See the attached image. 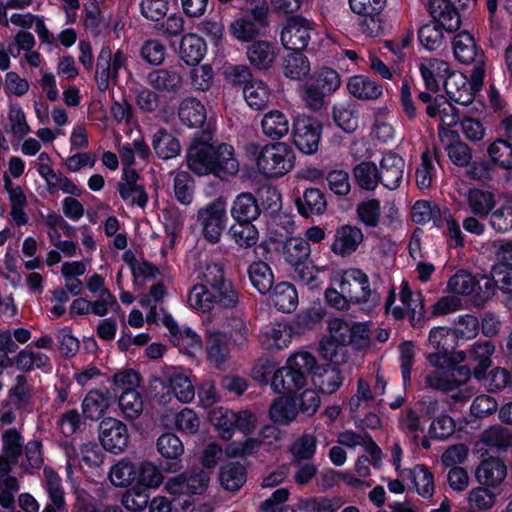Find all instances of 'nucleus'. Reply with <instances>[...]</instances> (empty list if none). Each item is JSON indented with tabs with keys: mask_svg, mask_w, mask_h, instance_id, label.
Returning a JSON list of instances; mask_svg holds the SVG:
<instances>
[{
	"mask_svg": "<svg viewBox=\"0 0 512 512\" xmlns=\"http://www.w3.org/2000/svg\"><path fill=\"white\" fill-rule=\"evenodd\" d=\"M185 160L188 169L194 174H212L222 180L237 175L240 169L235 150L227 143L213 145L194 139L187 150Z\"/></svg>",
	"mask_w": 512,
	"mask_h": 512,
	"instance_id": "obj_1",
	"label": "nucleus"
},
{
	"mask_svg": "<svg viewBox=\"0 0 512 512\" xmlns=\"http://www.w3.org/2000/svg\"><path fill=\"white\" fill-rule=\"evenodd\" d=\"M317 366L315 357L305 351L289 356L285 366L274 370L271 388L274 392L295 396L307 386V375Z\"/></svg>",
	"mask_w": 512,
	"mask_h": 512,
	"instance_id": "obj_2",
	"label": "nucleus"
},
{
	"mask_svg": "<svg viewBox=\"0 0 512 512\" xmlns=\"http://www.w3.org/2000/svg\"><path fill=\"white\" fill-rule=\"evenodd\" d=\"M246 151L253 157L257 171L266 178H280L295 166V153L285 142L267 143L263 146L248 144Z\"/></svg>",
	"mask_w": 512,
	"mask_h": 512,
	"instance_id": "obj_3",
	"label": "nucleus"
},
{
	"mask_svg": "<svg viewBox=\"0 0 512 512\" xmlns=\"http://www.w3.org/2000/svg\"><path fill=\"white\" fill-rule=\"evenodd\" d=\"M436 352L427 355V361L433 371L425 375V384L435 390L452 392L463 386L470 379L471 371L465 366L450 365L448 352L442 349H435Z\"/></svg>",
	"mask_w": 512,
	"mask_h": 512,
	"instance_id": "obj_4",
	"label": "nucleus"
},
{
	"mask_svg": "<svg viewBox=\"0 0 512 512\" xmlns=\"http://www.w3.org/2000/svg\"><path fill=\"white\" fill-rule=\"evenodd\" d=\"M341 83V77L335 69L321 67L300 86L299 95L305 106L316 112L324 106L325 98L341 87Z\"/></svg>",
	"mask_w": 512,
	"mask_h": 512,
	"instance_id": "obj_5",
	"label": "nucleus"
},
{
	"mask_svg": "<svg viewBox=\"0 0 512 512\" xmlns=\"http://www.w3.org/2000/svg\"><path fill=\"white\" fill-rule=\"evenodd\" d=\"M484 75L480 69L472 70L470 79L461 72H450L443 83L450 100L463 106L471 104L476 92L482 88Z\"/></svg>",
	"mask_w": 512,
	"mask_h": 512,
	"instance_id": "obj_6",
	"label": "nucleus"
},
{
	"mask_svg": "<svg viewBox=\"0 0 512 512\" xmlns=\"http://www.w3.org/2000/svg\"><path fill=\"white\" fill-rule=\"evenodd\" d=\"M226 201L217 198L204 205L197 212V223L201 233L209 243H217L226 227L227 210Z\"/></svg>",
	"mask_w": 512,
	"mask_h": 512,
	"instance_id": "obj_7",
	"label": "nucleus"
},
{
	"mask_svg": "<svg viewBox=\"0 0 512 512\" xmlns=\"http://www.w3.org/2000/svg\"><path fill=\"white\" fill-rule=\"evenodd\" d=\"M127 54L119 49L114 54L109 46H103L96 62L95 81L98 90L104 92L109 88L111 79L117 81L119 72L126 70Z\"/></svg>",
	"mask_w": 512,
	"mask_h": 512,
	"instance_id": "obj_8",
	"label": "nucleus"
},
{
	"mask_svg": "<svg viewBox=\"0 0 512 512\" xmlns=\"http://www.w3.org/2000/svg\"><path fill=\"white\" fill-rule=\"evenodd\" d=\"M340 289L354 304H376L378 296L370 288L369 277L361 269L349 268L343 271Z\"/></svg>",
	"mask_w": 512,
	"mask_h": 512,
	"instance_id": "obj_9",
	"label": "nucleus"
},
{
	"mask_svg": "<svg viewBox=\"0 0 512 512\" xmlns=\"http://www.w3.org/2000/svg\"><path fill=\"white\" fill-rule=\"evenodd\" d=\"M321 133L322 124L314 117L298 115L293 122V143L304 154L311 155L317 152Z\"/></svg>",
	"mask_w": 512,
	"mask_h": 512,
	"instance_id": "obj_10",
	"label": "nucleus"
},
{
	"mask_svg": "<svg viewBox=\"0 0 512 512\" xmlns=\"http://www.w3.org/2000/svg\"><path fill=\"white\" fill-rule=\"evenodd\" d=\"M313 30L312 21L301 16H293L283 26L280 39L285 48L301 51L308 46Z\"/></svg>",
	"mask_w": 512,
	"mask_h": 512,
	"instance_id": "obj_11",
	"label": "nucleus"
},
{
	"mask_svg": "<svg viewBox=\"0 0 512 512\" xmlns=\"http://www.w3.org/2000/svg\"><path fill=\"white\" fill-rule=\"evenodd\" d=\"M426 113L429 117L439 120V137L443 143L446 140H455L457 136L456 133L448 128L458 123V111L444 96H436L433 103L427 105Z\"/></svg>",
	"mask_w": 512,
	"mask_h": 512,
	"instance_id": "obj_12",
	"label": "nucleus"
},
{
	"mask_svg": "<svg viewBox=\"0 0 512 512\" xmlns=\"http://www.w3.org/2000/svg\"><path fill=\"white\" fill-rule=\"evenodd\" d=\"M99 439L102 446L109 452L119 454L129 443V433L126 425L115 418H105L99 427Z\"/></svg>",
	"mask_w": 512,
	"mask_h": 512,
	"instance_id": "obj_13",
	"label": "nucleus"
},
{
	"mask_svg": "<svg viewBox=\"0 0 512 512\" xmlns=\"http://www.w3.org/2000/svg\"><path fill=\"white\" fill-rule=\"evenodd\" d=\"M453 53L457 61L463 64H474L473 70L480 69L485 73V56L477 46L469 32H461L453 39Z\"/></svg>",
	"mask_w": 512,
	"mask_h": 512,
	"instance_id": "obj_14",
	"label": "nucleus"
},
{
	"mask_svg": "<svg viewBox=\"0 0 512 512\" xmlns=\"http://www.w3.org/2000/svg\"><path fill=\"white\" fill-rule=\"evenodd\" d=\"M163 324L168 329L171 342L183 353L195 355L201 350L202 342L199 335L188 326H181L170 315L163 318Z\"/></svg>",
	"mask_w": 512,
	"mask_h": 512,
	"instance_id": "obj_15",
	"label": "nucleus"
},
{
	"mask_svg": "<svg viewBox=\"0 0 512 512\" xmlns=\"http://www.w3.org/2000/svg\"><path fill=\"white\" fill-rule=\"evenodd\" d=\"M364 241L361 228L351 224H344L336 228L331 250L334 254L347 257L357 251Z\"/></svg>",
	"mask_w": 512,
	"mask_h": 512,
	"instance_id": "obj_16",
	"label": "nucleus"
},
{
	"mask_svg": "<svg viewBox=\"0 0 512 512\" xmlns=\"http://www.w3.org/2000/svg\"><path fill=\"white\" fill-rule=\"evenodd\" d=\"M138 173L132 168H124L123 176L117 184L121 199L130 206L144 208L148 202V195L144 186L137 182Z\"/></svg>",
	"mask_w": 512,
	"mask_h": 512,
	"instance_id": "obj_17",
	"label": "nucleus"
},
{
	"mask_svg": "<svg viewBox=\"0 0 512 512\" xmlns=\"http://www.w3.org/2000/svg\"><path fill=\"white\" fill-rule=\"evenodd\" d=\"M396 299V294L394 291H391L386 299L385 308L387 313H391L392 316L396 320L403 319L406 314V310H411L413 312V315L411 317L412 325L414 324L415 316L418 315L419 317L422 315L423 312V304L420 301L419 296H417V299L413 298L412 291L409 287V284L407 281H402L401 288H400V300L403 305V307L400 306H393Z\"/></svg>",
	"mask_w": 512,
	"mask_h": 512,
	"instance_id": "obj_18",
	"label": "nucleus"
},
{
	"mask_svg": "<svg viewBox=\"0 0 512 512\" xmlns=\"http://www.w3.org/2000/svg\"><path fill=\"white\" fill-rule=\"evenodd\" d=\"M4 190L8 195L9 217L16 226H24L28 223L27 214L28 199L24 189L12 182V180L4 175Z\"/></svg>",
	"mask_w": 512,
	"mask_h": 512,
	"instance_id": "obj_19",
	"label": "nucleus"
},
{
	"mask_svg": "<svg viewBox=\"0 0 512 512\" xmlns=\"http://www.w3.org/2000/svg\"><path fill=\"white\" fill-rule=\"evenodd\" d=\"M380 183L389 190L397 189L404 178L405 160L394 152L385 153L380 162Z\"/></svg>",
	"mask_w": 512,
	"mask_h": 512,
	"instance_id": "obj_20",
	"label": "nucleus"
},
{
	"mask_svg": "<svg viewBox=\"0 0 512 512\" xmlns=\"http://www.w3.org/2000/svg\"><path fill=\"white\" fill-rule=\"evenodd\" d=\"M157 451L160 455L172 462L167 463L165 470L167 472H178L182 469L181 456L184 453V444L182 440L174 433H163L157 439Z\"/></svg>",
	"mask_w": 512,
	"mask_h": 512,
	"instance_id": "obj_21",
	"label": "nucleus"
},
{
	"mask_svg": "<svg viewBox=\"0 0 512 512\" xmlns=\"http://www.w3.org/2000/svg\"><path fill=\"white\" fill-rule=\"evenodd\" d=\"M458 5L448 0H432L430 3V13L444 31L454 32L461 24L460 16L457 11Z\"/></svg>",
	"mask_w": 512,
	"mask_h": 512,
	"instance_id": "obj_22",
	"label": "nucleus"
},
{
	"mask_svg": "<svg viewBox=\"0 0 512 512\" xmlns=\"http://www.w3.org/2000/svg\"><path fill=\"white\" fill-rule=\"evenodd\" d=\"M419 70L426 87L431 91H437L440 83L443 82L450 73L449 64L438 58H422L419 64Z\"/></svg>",
	"mask_w": 512,
	"mask_h": 512,
	"instance_id": "obj_23",
	"label": "nucleus"
},
{
	"mask_svg": "<svg viewBox=\"0 0 512 512\" xmlns=\"http://www.w3.org/2000/svg\"><path fill=\"white\" fill-rule=\"evenodd\" d=\"M24 448V438L16 428H8L1 433L0 463L15 465Z\"/></svg>",
	"mask_w": 512,
	"mask_h": 512,
	"instance_id": "obj_24",
	"label": "nucleus"
},
{
	"mask_svg": "<svg viewBox=\"0 0 512 512\" xmlns=\"http://www.w3.org/2000/svg\"><path fill=\"white\" fill-rule=\"evenodd\" d=\"M468 211L479 218L487 217L496 205L495 195L479 188H470L464 195Z\"/></svg>",
	"mask_w": 512,
	"mask_h": 512,
	"instance_id": "obj_25",
	"label": "nucleus"
},
{
	"mask_svg": "<svg viewBox=\"0 0 512 512\" xmlns=\"http://www.w3.org/2000/svg\"><path fill=\"white\" fill-rule=\"evenodd\" d=\"M162 386L179 402L189 403L195 397L194 386L185 373L174 371L168 374L162 381Z\"/></svg>",
	"mask_w": 512,
	"mask_h": 512,
	"instance_id": "obj_26",
	"label": "nucleus"
},
{
	"mask_svg": "<svg viewBox=\"0 0 512 512\" xmlns=\"http://www.w3.org/2000/svg\"><path fill=\"white\" fill-rule=\"evenodd\" d=\"M206 351L209 362L215 367L220 368L229 354L226 333H222L216 328L207 329Z\"/></svg>",
	"mask_w": 512,
	"mask_h": 512,
	"instance_id": "obj_27",
	"label": "nucleus"
},
{
	"mask_svg": "<svg viewBox=\"0 0 512 512\" xmlns=\"http://www.w3.org/2000/svg\"><path fill=\"white\" fill-rule=\"evenodd\" d=\"M475 476L479 483L496 487L506 478L507 467L499 458L491 457L480 463Z\"/></svg>",
	"mask_w": 512,
	"mask_h": 512,
	"instance_id": "obj_28",
	"label": "nucleus"
},
{
	"mask_svg": "<svg viewBox=\"0 0 512 512\" xmlns=\"http://www.w3.org/2000/svg\"><path fill=\"white\" fill-rule=\"evenodd\" d=\"M231 216L237 223H251L260 215L257 199L248 192L236 196L231 206Z\"/></svg>",
	"mask_w": 512,
	"mask_h": 512,
	"instance_id": "obj_29",
	"label": "nucleus"
},
{
	"mask_svg": "<svg viewBox=\"0 0 512 512\" xmlns=\"http://www.w3.org/2000/svg\"><path fill=\"white\" fill-rule=\"evenodd\" d=\"M338 442L341 445L354 448L362 446L364 450L372 457L373 467L378 468L382 461V452L374 440L366 433H355L345 431L338 436Z\"/></svg>",
	"mask_w": 512,
	"mask_h": 512,
	"instance_id": "obj_30",
	"label": "nucleus"
},
{
	"mask_svg": "<svg viewBox=\"0 0 512 512\" xmlns=\"http://www.w3.org/2000/svg\"><path fill=\"white\" fill-rule=\"evenodd\" d=\"M293 330L288 323H275L260 335L262 344L268 350L287 348L292 339Z\"/></svg>",
	"mask_w": 512,
	"mask_h": 512,
	"instance_id": "obj_31",
	"label": "nucleus"
},
{
	"mask_svg": "<svg viewBox=\"0 0 512 512\" xmlns=\"http://www.w3.org/2000/svg\"><path fill=\"white\" fill-rule=\"evenodd\" d=\"M347 90L360 100H376L383 94L382 85L364 75L350 77L347 81Z\"/></svg>",
	"mask_w": 512,
	"mask_h": 512,
	"instance_id": "obj_32",
	"label": "nucleus"
},
{
	"mask_svg": "<svg viewBox=\"0 0 512 512\" xmlns=\"http://www.w3.org/2000/svg\"><path fill=\"white\" fill-rule=\"evenodd\" d=\"M261 129L266 137L272 140H280L289 133L290 122L285 113L274 109L263 115Z\"/></svg>",
	"mask_w": 512,
	"mask_h": 512,
	"instance_id": "obj_33",
	"label": "nucleus"
},
{
	"mask_svg": "<svg viewBox=\"0 0 512 512\" xmlns=\"http://www.w3.org/2000/svg\"><path fill=\"white\" fill-rule=\"evenodd\" d=\"M5 132L18 140L24 139L31 133L26 113L17 102H9L7 111V124Z\"/></svg>",
	"mask_w": 512,
	"mask_h": 512,
	"instance_id": "obj_34",
	"label": "nucleus"
},
{
	"mask_svg": "<svg viewBox=\"0 0 512 512\" xmlns=\"http://www.w3.org/2000/svg\"><path fill=\"white\" fill-rule=\"evenodd\" d=\"M207 51L205 41L195 33L185 34L180 42V58L188 65L198 64Z\"/></svg>",
	"mask_w": 512,
	"mask_h": 512,
	"instance_id": "obj_35",
	"label": "nucleus"
},
{
	"mask_svg": "<svg viewBox=\"0 0 512 512\" xmlns=\"http://www.w3.org/2000/svg\"><path fill=\"white\" fill-rule=\"evenodd\" d=\"M147 82L161 92H176L182 86L181 73L175 69H156L147 76Z\"/></svg>",
	"mask_w": 512,
	"mask_h": 512,
	"instance_id": "obj_36",
	"label": "nucleus"
},
{
	"mask_svg": "<svg viewBox=\"0 0 512 512\" xmlns=\"http://www.w3.org/2000/svg\"><path fill=\"white\" fill-rule=\"evenodd\" d=\"M271 96V90L267 84L259 79L250 80L243 87V97L247 105L256 111L267 107Z\"/></svg>",
	"mask_w": 512,
	"mask_h": 512,
	"instance_id": "obj_37",
	"label": "nucleus"
},
{
	"mask_svg": "<svg viewBox=\"0 0 512 512\" xmlns=\"http://www.w3.org/2000/svg\"><path fill=\"white\" fill-rule=\"evenodd\" d=\"M178 115L181 122L191 128L201 127L206 121L204 105L193 97L182 100L179 105Z\"/></svg>",
	"mask_w": 512,
	"mask_h": 512,
	"instance_id": "obj_38",
	"label": "nucleus"
},
{
	"mask_svg": "<svg viewBox=\"0 0 512 512\" xmlns=\"http://www.w3.org/2000/svg\"><path fill=\"white\" fill-rule=\"evenodd\" d=\"M208 288L214 308L233 309L238 305L239 294L229 279L209 285Z\"/></svg>",
	"mask_w": 512,
	"mask_h": 512,
	"instance_id": "obj_39",
	"label": "nucleus"
},
{
	"mask_svg": "<svg viewBox=\"0 0 512 512\" xmlns=\"http://www.w3.org/2000/svg\"><path fill=\"white\" fill-rule=\"evenodd\" d=\"M111 404L108 392L91 390L82 401V412L90 420L100 419Z\"/></svg>",
	"mask_w": 512,
	"mask_h": 512,
	"instance_id": "obj_40",
	"label": "nucleus"
},
{
	"mask_svg": "<svg viewBox=\"0 0 512 512\" xmlns=\"http://www.w3.org/2000/svg\"><path fill=\"white\" fill-rule=\"evenodd\" d=\"M298 412L295 400L290 396H282L271 404L269 416L278 425H288L296 419Z\"/></svg>",
	"mask_w": 512,
	"mask_h": 512,
	"instance_id": "obj_41",
	"label": "nucleus"
},
{
	"mask_svg": "<svg viewBox=\"0 0 512 512\" xmlns=\"http://www.w3.org/2000/svg\"><path fill=\"white\" fill-rule=\"evenodd\" d=\"M152 146L156 155L163 160L175 158L181 152V145L178 139L164 129L154 133Z\"/></svg>",
	"mask_w": 512,
	"mask_h": 512,
	"instance_id": "obj_42",
	"label": "nucleus"
},
{
	"mask_svg": "<svg viewBox=\"0 0 512 512\" xmlns=\"http://www.w3.org/2000/svg\"><path fill=\"white\" fill-rule=\"evenodd\" d=\"M495 351V346L489 342H476L469 351V356L477 364L473 368L475 378L481 380L485 377L486 371L491 367V356Z\"/></svg>",
	"mask_w": 512,
	"mask_h": 512,
	"instance_id": "obj_43",
	"label": "nucleus"
},
{
	"mask_svg": "<svg viewBox=\"0 0 512 512\" xmlns=\"http://www.w3.org/2000/svg\"><path fill=\"white\" fill-rule=\"evenodd\" d=\"M298 212L308 217L310 215H320L326 210V200L323 193L319 189H307L302 197L296 199Z\"/></svg>",
	"mask_w": 512,
	"mask_h": 512,
	"instance_id": "obj_44",
	"label": "nucleus"
},
{
	"mask_svg": "<svg viewBox=\"0 0 512 512\" xmlns=\"http://www.w3.org/2000/svg\"><path fill=\"white\" fill-rule=\"evenodd\" d=\"M209 419L218 435L223 440H229L232 438L235 431V425L237 424L235 411L219 407L210 412Z\"/></svg>",
	"mask_w": 512,
	"mask_h": 512,
	"instance_id": "obj_45",
	"label": "nucleus"
},
{
	"mask_svg": "<svg viewBox=\"0 0 512 512\" xmlns=\"http://www.w3.org/2000/svg\"><path fill=\"white\" fill-rule=\"evenodd\" d=\"M356 218L365 228L379 227L382 218L381 202L375 198L361 201L356 206Z\"/></svg>",
	"mask_w": 512,
	"mask_h": 512,
	"instance_id": "obj_46",
	"label": "nucleus"
},
{
	"mask_svg": "<svg viewBox=\"0 0 512 512\" xmlns=\"http://www.w3.org/2000/svg\"><path fill=\"white\" fill-rule=\"evenodd\" d=\"M271 301L279 311L290 313L298 305V294L292 284L281 282L273 288Z\"/></svg>",
	"mask_w": 512,
	"mask_h": 512,
	"instance_id": "obj_47",
	"label": "nucleus"
},
{
	"mask_svg": "<svg viewBox=\"0 0 512 512\" xmlns=\"http://www.w3.org/2000/svg\"><path fill=\"white\" fill-rule=\"evenodd\" d=\"M332 114L335 124L344 132L352 133L358 128V111L353 103L335 104L332 108Z\"/></svg>",
	"mask_w": 512,
	"mask_h": 512,
	"instance_id": "obj_48",
	"label": "nucleus"
},
{
	"mask_svg": "<svg viewBox=\"0 0 512 512\" xmlns=\"http://www.w3.org/2000/svg\"><path fill=\"white\" fill-rule=\"evenodd\" d=\"M342 375L339 369L335 367L320 368L312 374V382L315 387L323 393L332 394L342 385Z\"/></svg>",
	"mask_w": 512,
	"mask_h": 512,
	"instance_id": "obj_49",
	"label": "nucleus"
},
{
	"mask_svg": "<svg viewBox=\"0 0 512 512\" xmlns=\"http://www.w3.org/2000/svg\"><path fill=\"white\" fill-rule=\"evenodd\" d=\"M15 365L18 370L30 372L34 369L50 371L52 369L50 358L41 352L30 349L21 350L15 357Z\"/></svg>",
	"mask_w": 512,
	"mask_h": 512,
	"instance_id": "obj_50",
	"label": "nucleus"
},
{
	"mask_svg": "<svg viewBox=\"0 0 512 512\" xmlns=\"http://www.w3.org/2000/svg\"><path fill=\"white\" fill-rule=\"evenodd\" d=\"M120 159L125 168L137 164V158L142 162H147L150 156V149L142 137L136 138L132 143L124 144L120 150Z\"/></svg>",
	"mask_w": 512,
	"mask_h": 512,
	"instance_id": "obj_51",
	"label": "nucleus"
},
{
	"mask_svg": "<svg viewBox=\"0 0 512 512\" xmlns=\"http://www.w3.org/2000/svg\"><path fill=\"white\" fill-rule=\"evenodd\" d=\"M283 74L291 80H302L311 71L308 58L299 52L289 53L283 61Z\"/></svg>",
	"mask_w": 512,
	"mask_h": 512,
	"instance_id": "obj_52",
	"label": "nucleus"
},
{
	"mask_svg": "<svg viewBox=\"0 0 512 512\" xmlns=\"http://www.w3.org/2000/svg\"><path fill=\"white\" fill-rule=\"evenodd\" d=\"M247 57L258 69H268L276 58L275 47L265 41L254 42L247 51Z\"/></svg>",
	"mask_w": 512,
	"mask_h": 512,
	"instance_id": "obj_53",
	"label": "nucleus"
},
{
	"mask_svg": "<svg viewBox=\"0 0 512 512\" xmlns=\"http://www.w3.org/2000/svg\"><path fill=\"white\" fill-rule=\"evenodd\" d=\"M310 252L309 243L301 237H290L286 239L282 248L283 257L290 266L302 261H307Z\"/></svg>",
	"mask_w": 512,
	"mask_h": 512,
	"instance_id": "obj_54",
	"label": "nucleus"
},
{
	"mask_svg": "<svg viewBox=\"0 0 512 512\" xmlns=\"http://www.w3.org/2000/svg\"><path fill=\"white\" fill-rule=\"evenodd\" d=\"M221 485L229 491H237L246 481L245 467L239 462H229L221 467Z\"/></svg>",
	"mask_w": 512,
	"mask_h": 512,
	"instance_id": "obj_55",
	"label": "nucleus"
},
{
	"mask_svg": "<svg viewBox=\"0 0 512 512\" xmlns=\"http://www.w3.org/2000/svg\"><path fill=\"white\" fill-rule=\"evenodd\" d=\"M43 476L44 488L50 502H52L58 510H63L65 508V492L60 476L49 467L44 468Z\"/></svg>",
	"mask_w": 512,
	"mask_h": 512,
	"instance_id": "obj_56",
	"label": "nucleus"
},
{
	"mask_svg": "<svg viewBox=\"0 0 512 512\" xmlns=\"http://www.w3.org/2000/svg\"><path fill=\"white\" fill-rule=\"evenodd\" d=\"M137 465L128 459H121L109 471V479L116 487H128L136 481Z\"/></svg>",
	"mask_w": 512,
	"mask_h": 512,
	"instance_id": "obj_57",
	"label": "nucleus"
},
{
	"mask_svg": "<svg viewBox=\"0 0 512 512\" xmlns=\"http://www.w3.org/2000/svg\"><path fill=\"white\" fill-rule=\"evenodd\" d=\"M136 481L137 487L146 490L157 488L163 481L159 468L150 461H142L137 465Z\"/></svg>",
	"mask_w": 512,
	"mask_h": 512,
	"instance_id": "obj_58",
	"label": "nucleus"
},
{
	"mask_svg": "<svg viewBox=\"0 0 512 512\" xmlns=\"http://www.w3.org/2000/svg\"><path fill=\"white\" fill-rule=\"evenodd\" d=\"M353 174L359 187L364 190L373 191L380 183L379 169L373 162L359 163L354 167Z\"/></svg>",
	"mask_w": 512,
	"mask_h": 512,
	"instance_id": "obj_59",
	"label": "nucleus"
},
{
	"mask_svg": "<svg viewBox=\"0 0 512 512\" xmlns=\"http://www.w3.org/2000/svg\"><path fill=\"white\" fill-rule=\"evenodd\" d=\"M344 504V501L339 496L334 497H311L308 499L301 500L298 508L304 512H336Z\"/></svg>",
	"mask_w": 512,
	"mask_h": 512,
	"instance_id": "obj_60",
	"label": "nucleus"
},
{
	"mask_svg": "<svg viewBox=\"0 0 512 512\" xmlns=\"http://www.w3.org/2000/svg\"><path fill=\"white\" fill-rule=\"evenodd\" d=\"M486 446L499 450L512 447V430L501 425H494L486 429L480 438Z\"/></svg>",
	"mask_w": 512,
	"mask_h": 512,
	"instance_id": "obj_61",
	"label": "nucleus"
},
{
	"mask_svg": "<svg viewBox=\"0 0 512 512\" xmlns=\"http://www.w3.org/2000/svg\"><path fill=\"white\" fill-rule=\"evenodd\" d=\"M248 273L252 285L259 293L265 294L270 291L274 276L268 264L262 261L254 262L249 266Z\"/></svg>",
	"mask_w": 512,
	"mask_h": 512,
	"instance_id": "obj_62",
	"label": "nucleus"
},
{
	"mask_svg": "<svg viewBox=\"0 0 512 512\" xmlns=\"http://www.w3.org/2000/svg\"><path fill=\"white\" fill-rule=\"evenodd\" d=\"M196 278L206 286L227 280L224 266L220 262L206 260L196 269Z\"/></svg>",
	"mask_w": 512,
	"mask_h": 512,
	"instance_id": "obj_63",
	"label": "nucleus"
},
{
	"mask_svg": "<svg viewBox=\"0 0 512 512\" xmlns=\"http://www.w3.org/2000/svg\"><path fill=\"white\" fill-rule=\"evenodd\" d=\"M417 493L423 498H431L434 494L433 474L424 465H416L409 470Z\"/></svg>",
	"mask_w": 512,
	"mask_h": 512,
	"instance_id": "obj_64",
	"label": "nucleus"
}]
</instances>
